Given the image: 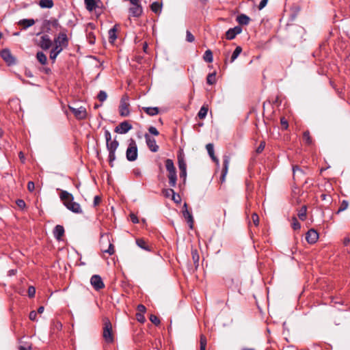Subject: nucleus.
<instances>
[{
    "label": "nucleus",
    "mask_w": 350,
    "mask_h": 350,
    "mask_svg": "<svg viewBox=\"0 0 350 350\" xmlns=\"http://www.w3.org/2000/svg\"><path fill=\"white\" fill-rule=\"evenodd\" d=\"M59 198L64 205L69 211L77 214H81L83 213L81 205L78 202H74V197L72 193L62 190L59 194Z\"/></svg>",
    "instance_id": "f257e3e1"
},
{
    "label": "nucleus",
    "mask_w": 350,
    "mask_h": 350,
    "mask_svg": "<svg viewBox=\"0 0 350 350\" xmlns=\"http://www.w3.org/2000/svg\"><path fill=\"white\" fill-rule=\"evenodd\" d=\"M165 168L167 171L169 172L168 178H169V184L172 187H174L176 185L177 180V175H176V170L174 166V162L170 159H167L165 161Z\"/></svg>",
    "instance_id": "f03ea898"
},
{
    "label": "nucleus",
    "mask_w": 350,
    "mask_h": 350,
    "mask_svg": "<svg viewBox=\"0 0 350 350\" xmlns=\"http://www.w3.org/2000/svg\"><path fill=\"white\" fill-rule=\"evenodd\" d=\"M103 331V337L107 343L111 344L114 341L112 325L108 318H105Z\"/></svg>",
    "instance_id": "7ed1b4c3"
},
{
    "label": "nucleus",
    "mask_w": 350,
    "mask_h": 350,
    "mask_svg": "<svg viewBox=\"0 0 350 350\" xmlns=\"http://www.w3.org/2000/svg\"><path fill=\"white\" fill-rule=\"evenodd\" d=\"M126 159L129 161H134L137 158V147L134 139H131L129 145L126 152Z\"/></svg>",
    "instance_id": "20e7f679"
},
{
    "label": "nucleus",
    "mask_w": 350,
    "mask_h": 350,
    "mask_svg": "<svg viewBox=\"0 0 350 350\" xmlns=\"http://www.w3.org/2000/svg\"><path fill=\"white\" fill-rule=\"evenodd\" d=\"M129 105H130L129 103V96L127 95L123 96L120 100V103L119 106V113L121 116L126 117L129 116Z\"/></svg>",
    "instance_id": "39448f33"
},
{
    "label": "nucleus",
    "mask_w": 350,
    "mask_h": 350,
    "mask_svg": "<svg viewBox=\"0 0 350 350\" xmlns=\"http://www.w3.org/2000/svg\"><path fill=\"white\" fill-rule=\"evenodd\" d=\"M55 46L62 47V49L66 48L68 45V38L64 29L54 38Z\"/></svg>",
    "instance_id": "423d86ee"
},
{
    "label": "nucleus",
    "mask_w": 350,
    "mask_h": 350,
    "mask_svg": "<svg viewBox=\"0 0 350 350\" xmlns=\"http://www.w3.org/2000/svg\"><path fill=\"white\" fill-rule=\"evenodd\" d=\"M70 111L74 114L75 118L78 120H84L87 116L86 109L84 107H80L79 108H75L72 106H68Z\"/></svg>",
    "instance_id": "0eeeda50"
},
{
    "label": "nucleus",
    "mask_w": 350,
    "mask_h": 350,
    "mask_svg": "<svg viewBox=\"0 0 350 350\" xmlns=\"http://www.w3.org/2000/svg\"><path fill=\"white\" fill-rule=\"evenodd\" d=\"M90 283L94 288L96 291H99L105 287L103 280L98 275H92L90 278Z\"/></svg>",
    "instance_id": "6e6552de"
},
{
    "label": "nucleus",
    "mask_w": 350,
    "mask_h": 350,
    "mask_svg": "<svg viewBox=\"0 0 350 350\" xmlns=\"http://www.w3.org/2000/svg\"><path fill=\"white\" fill-rule=\"evenodd\" d=\"M1 57L8 65L15 64V58L8 49H4L1 51Z\"/></svg>",
    "instance_id": "1a4fd4ad"
},
{
    "label": "nucleus",
    "mask_w": 350,
    "mask_h": 350,
    "mask_svg": "<svg viewBox=\"0 0 350 350\" xmlns=\"http://www.w3.org/2000/svg\"><path fill=\"white\" fill-rule=\"evenodd\" d=\"M132 129V125L128 121H124L115 128L114 131L120 134H125Z\"/></svg>",
    "instance_id": "9d476101"
},
{
    "label": "nucleus",
    "mask_w": 350,
    "mask_h": 350,
    "mask_svg": "<svg viewBox=\"0 0 350 350\" xmlns=\"http://www.w3.org/2000/svg\"><path fill=\"white\" fill-rule=\"evenodd\" d=\"M144 137L149 149L153 152H157L159 150V146L157 145L156 140L147 133L145 134Z\"/></svg>",
    "instance_id": "9b49d317"
},
{
    "label": "nucleus",
    "mask_w": 350,
    "mask_h": 350,
    "mask_svg": "<svg viewBox=\"0 0 350 350\" xmlns=\"http://www.w3.org/2000/svg\"><path fill=\"white\" fill-rule=\"evenodd\" d=\"M242 32V27L239 25L236 26L233 28L229 29L226 32V38L227 40H233L237 35L240 34Z\"/></svg>",
    "instance_id": "f8f14e48"
},
{
    "label": "nucleus",
    "mask_w": 350,
    "mask_h": 350,
    "mask_svg": "<svg viewBox=\"0 0 350 350\" xmlns=\"http://www.w3.org/2000/svg\"><path fill=\"white\" fill-rule=\"evenodd\" d=\"M319 239V234L314 229H310L306 234V239L307 242L310 244L315 243Z\"/></svg>",
    "instance_id": "ddd939ff"
},
{
    "label": "nucleus",
    "mask_w": 350,
    "mask_h": 350,
    "mask_svg": "<svg viewBox=\"0 0 350 350\" xmlns=\"http://www.w3.org/2000/svg\"><path fill=\"white\" fill-rule=\"evenodd\" d=\"M183 215L187 219V223L189 225V228L193 229V218L191 213H190L187 209V204L185 203L183 208Z\"/></svg>",
    "instance_id": "4468645a"
},
{
    "label": "nucleus",
    "mask_w": 350,
    "mask_h": 350,
    "mask_svg": "<svg viewBox=\"0 0 350 350\" xmlns=\"http://www.w3.org/2000/svg\"><path fill=\"white\" fill-rule=\"evenodd\" d=\"M52 45V41L48 35H43L40 38L39 46L43 50H48Z\"/></svg>",
    "instance_id": "2eb2a0df"
},
{
    "label": "nucleus",
    "mask_w": 350,
    "mask_h": 350,
    "mask_svg": "<svg viewBox=\"0 0 350 350\" xmlns=\"http://www.w3.org/2000/svg\"><path fill=\"white\" fill-rule=\"evenodd\" d=\"M43 26L46 29L47 31L50 29L51 27L58 29L62 28L61 25L59 23V21L56 18H51L49 20H45L43 23Z\"/></svg>",
    "instance_id": "dca6fc26"
},
{
    "label": "nucleus",
    "mask_w": 350,
    "mask_h": 350,
    "mask_svg": "<svg viewBox=\"0 0 350 350\" xmlns=\"http://www.w3.org/2000/svg\"><path fill=\"white\" fill-rule=\"evenodd\" d=\"M84 3L85 8L89 12H92L99 8V4L101 3V1L100 0H85Z\"/></svg>",
    "instance_id": "f3484780"
},
{
    "label": "nucleus",
    "mask_w": 350,
    "mask_h": 350,
    "mask_svg": "<svg viewBox=\"0 0 350 350\" xmlns=\"http://www.w3.org/2000/svg\"><path fill=\"white\" fill-rule=\"evenodd\" d=\"M143 13V9L141 5H132L129 8L130 16L133 17H139Z\"/></svg>",
    "instance_id": "a211bd4d"
},
{
    "label": "nucleus",
    "mask_w": 350,
    "mask_h": 350,
    "mask_svg": "<svg viewBox=\"0 0 350 350\" xmlns=\"http://www.w3.org/2000/svg\"><path fill=\"white\" fill-rule=\"evenodd\" d=\"M230 158L228 155H224L223 157V169L221 172V179L224 180L225 176L227 174Z\"/></svg>",
    "instance_id": "6ab92c4d"
},
{
    "label": "nucleus",
    "mask_w": 350,
    "mask_h": 350,
    "mask_svg": "<svg viewBox=\"0 0 350 350\" xmlns=\"http://www.w3.org/2000/svg\"><path fill=\"white\" fill-rule=\"evenodd\" d=\"M64 234V228L61 225H57L53 230L54 237L57 240H61L62 237Z\"/></svg>",
    "instance_id": "aec40b11"
},
{
    "label": "nucleus",
    "mask_w": 350,
    "mask_h": 350,
    "mask_svg": "<svg viewBox=\"0 0 350 350\" xmlns=\"http://www.w3.org/2000/svg\"><path fill=\"white\" fill-rule=\"evenodd\" d=\"M206 148L207 150L208 154L212 160L216 163V165H219V159L215 156L214 154V147L213 144H208L206 146Z\"/></svg>",
    "instance_id": "412c9836"
},
{
    "label": "nucleus",
    "mask_w": 350,
    "mask_h": 350,
    "mask_svg": "<svg viewBox=\"0 0 350 350\" xmlns=\"http://www.w3.org/2000/svg\"><path fill=\"white\" fill-rule=\"evenodd\" d=\"M237 21L241 25H247L250 21V18L244 14H241L237 16Z\"/></svg>",
    "instance_id": "4be33fe9"
},
{
    "label": "nucleus",
    "mask_w": 350,
    "mask_h": 350,
    "mask_svg": "<svg viewBox=\"0 0 350 350\" xmlns=\"http://www.w3.org/2000/svg\"><path fill=\"white\" fill-rule=\"evenodd\" d=\"M136 244L138 247L148 252L151 251V247L148 245V243L146 240L143 239H137Z\"/></svg>",
    "instance_id": "5701e85b"
},
{
    "label": "nucleus",
    "mask_w": 350,
    "mask_h": 350,
    "mask_svg": "<svg viewBox=\"0 0 350 350\" xmlns=\"http://www.w3.org/2000/svg\"><path fill=\"white\" fill-rule=\"evenodd\" d=\"M142 109L150 116H156L159 113V109L157 107H144Z\"/></svg>",
    "instance_id": "b1692460"
},
{
    "label": "nucleus",
    "mask_w": 350,
    "mask_h": 350,
    "mask_svg": "<svg viewBox=\"0 0 350 350\" xmlns=\"http://www.w3.org/2000/svg\"><path fill=\"white\" fill-rule=\"evenodd\" d=\"M18 25L27 29L35 24V21L32 18L22 19L18 21Z\"/></svg>",
    "instance_id": "393cba45"
},
{
    "label": "nucleus",
    "mask_w": 350,
    "mask_h": 350,
    "mask_svg": "<svg viewBox=\"0 0 350 350\" xmlns=\"http://www.w3.org/2000/svg\"><path fill=\"white\" fill-rule=\"evenodd\" d=\"M293 172L295 180L299 179V178L304 175V172L298 165L293 166Z\"/></svg>",
    "instance_id": "a878e982"
},
{
    "label": "nucleus",
    "mask_w": 350,
    "mask_h": 350,
    "mask_svg": "<svg viewBox=\"0 0 350 350\" xmlns=\"http://www.w3.org/2000/svg\"><path fill=\"white\" fill-rule=\"evenodd\" d=\"M62 47L55 46L50 52V58L55 61L57 55L62 51Z\"/></svg>",
    "instance_id": "bb28decb"
},
{
    "label": "nucleus",
    "mask_w": 350,
    "mask_h": 350,
    "mask_svg": "<svg viewBox=\"0 0 350 350\" xmlns=\"http://www.w3.org/2000/svg\"><path fill=\"white\" fill-rule=\"evenodd\" d=\"M116 31H117V25H114L113 28H111L109 30L108 34H109V42L113 43L117 38Z\"/></svg>",
    "instance_id": "cd10ccee"
},
{
    "label": "nucleus",
    "mask_w": 350,
    "mask_h": 350,
    "mask_svg": "<svg viewBox=\"0 0 350 350\" xmlns=\"http://www.w3.org/2000/svg\"><path fill=\"white\" fill-rule=\"evenodd\" d=\"M119 143L116 139L107 143V148L109 152H116Z\"/></svg>",
    "instance_id": "c85d7f7f"
},
{
    "label": "nucleus",
    "mask_w": 350,
    "mask_h": 350,
    "mask_svg": "<svg viewBox=\"0 0 350 350\" xmlns=\"http://www.w3.org/2000/svg\"><path fill=\"white\" fill-rule=\"evenodd\" d=\"M38 5L42 8H51L54 5L53 0H40Z\"/></svg>",
    "instance_id": "c756f323"
},
{
    "label": "nucleus",
    "mask_w": 350,
    "mask_h": 350,
    "mask_svg": "<svg viewBox=\"0 0 350 350\" xmlns=\"http://www.w3.org/2000/svg\"><path fill=\"white\" fill-rule=\"evenodd\" d=\"M36 58L38 61L42 65L46 64L47 62V57L43 52H38L36 54Z\"/></svg>",
    "instance_id": "7c9ffc66"
},
{
    "label": "nucleus",
    "mask_w": 350,
    "mask_h": 350,
    "mask_svg": "<svg viewBox=\"0 0 350 350\" xmlns=\"http://www.w3.org/2000/svg\"><path fill=\"white\" fill-rule=\"evenodd\" d=\"M191 256H192V259H193L195 267H196V269H197L199 266V259H200L198 251L196 250H193L191 251Z\"/></svg>",
    "instance_id": "2f4dec72"
},
{
    "label": "nucleus",
    "mask_w": 350,
    "mask_h": 350,
    "mask_svg": "<svg viewBox=\"0 0 350 350\" xmlns=\"http://www.w3.org/2000/svg\"><path fill=\"white\" fill-rule=\"evenodd\" d=\"M203 59L206 62L211 63L213 61V53L210 49L205 51Z\"/></svg>",
    "instance_id": "473e14b6"
},
{
    "label": "nucleus",
    "mask_w": 350,
    "mask_h": 350,
    "mask_svg": "<svg viewBox=\"0 0 350 350\" xmlns=\"http://www.w3.org/2000/svg\"><path fill=\"white\" fill-rule=\"evenodd\" d=\"M208 106L207 105H203L202 106V107L200 108L198 113V116L200 119H204L206 118V115H207V112H208Z\"/></svg>",
    "instance_id": "72a5a7b5"
},
{
    "label": "nucleus",
    "mask_w": 350,
    "mask_h": 350,
    "mask_svg": "<svg viewBox=\"0 0 350 350\" xmlns=\"http://www.w3.org/2000/svg\"><path fill=\"white\" fill-rule=\"evenodd\" d=\"M241 52L242 48L240 46H237L231 56L230 62L232 63L239 57Z\"/></svg>",
    "instance_id": "f704fd0d"
},
{
    "label": "nucleus",
    "mask_w": 350,
    "mask_h": 350,
    "mask_svg": "<svg viewBox=\"0 0 350 350\" xmlns=\"http://www.w3.org/2000/svg\"><path fill=\"white\" fill-rule=\"evenodd\" d=\"M206 83L208 85H213L216 83V72L210 73L206 77Z\"/></svg>",
    "instance_id": "c9c22d12"
},
{
    "label": "nucleus",
    "mask_w": 350,
    "mask_h": 350,
    "mask_svg": "<svg viewBox=\"0 0 350 350\" xmlns=\"http://www.w3.org/2000/svg\"><path fill=\"white\" fill-rule=\"evenodd\" d=\"M303 140L308 145H311L312 144V139L310 135V132L308 131H306L304 132Z\"/></svg>",
    "instance_id": "e433bc0d"
},
{
    "label": "nucleus",
    "mask_w": 350,
    "mask_h": 350,
    "mask_svg": "<svg viewBox=\"0 0 350 350\" xmlns=\"http://www.w3.org/2000/svg\"><path fill=\"white\" fill-rule=\"evenodd\" d=\"M306 212H307V207H306V206L304 205L299 211L298 217H299V219H301V221H304L306 219Z\"/></svg>",
    "instance_id": "4c0bfd02"
},
{
    "label": "nucleus",
    "mask_w": 350,
    "mask_h": 350,
    "mask_svg": "<svg viewBox=\"0 0 350 350\" xmlns=\"http://www.w3.org/2000/svg\"><path fill=\"white\" fill-rule=\"evenodd\" d=\"M151 10L154 13H158L161 10V5L157 2H153L150 5Z\"/></svg>",
    "instance_id": "58836bf2"
},
{
    "label": "nucleus",
    "mask_w": 350,
    "mask_h": 350,
    "mask_svg": "<svg viewBox=\"0 0 350 350\" xmlns=\"http://www.w3.org/2000/svg\"><path fill=\"white\" fill-rule=\"evenodd\" d=\"M97 98L102 103L105 101L107 98V92L104 90H100L97 95Z\"/></svg>",
    "instance_id": "ea45409f"
},
{
    "label": "nucleus",
    "mask_w": 350,
    "mask_h": 350,
    "mask_svg": "<svg viewBox=\"0 0 350 350\" xmlns=\"http://www.w3.org/2000/svg\"><path fill=\"white\" fill-rule=\"evenodd\" d=\"M348 206H349V202L345 200H342L340 205V207L337 211V213H339L342 211H345L348 208Z\"/></svg>",
    "instance_id": "a19ab883"
},
{
    "label": "nucleus",
    "mask_w": 350,
    "mask_h": 350,
    "mask_svg": "<svg viewBox=\"0 0 350 350\" xmlns=\"http://www.w3.org/2000/svg\"><path fill=\"white\" fill-rule=\"evenodd\" d=\"M102 251L105 253L109 254V255H112L115 252L114 246L112 243H109L108 248L107 250L102 249Z\"/></svg>",
    "instance_id": "79ce46f5"
},
{
    "label": "nucleus",
    "mask_w": 350,
    "mask_h": 350,
    "mask_svg": "<svg viewBox=\"0 0 350 350\" xmlns=\"http://www.w3.org/2000/svg\"><path fill=\"white\" fill-rule=\"evenodd\" d=\"M162 193L165 197L168 198L170 195L172 196L175 193V191L172 189H165L162 191Z\"/></svg>",
    "instance_id": "37998d69"
},
{
    "label": "nucleus",
    "mask_w": 350,
    "mask_h": 350,
    "mask_svg": "<svg viewBox=\"0 0 350 350\" xmlns=\"http://www.w3.org/2000/svg\"><path fill=\"white\" fill-rule=\"evenodd\" d=\"M178 167L180 171L186 170V163L185 162L183 159L180 157H178Z\"/></svg>",
    "instance_id": "c03bdc74"
},
{
    "label": "nucleus",
    "mask_w": 350,
    "mask_h": 350,
    "mask_svg": "<svg viewBox=\"0 0 350 350\" xmlns=\"http://www.w3.org/2000/svg\"><path fill=\"white\" fill-rule=\"evenodd\" d=\"M116 152H109V163L111 167L113 166V161L116 159Z\"/></svg>",
    "instance_id": "a18cd8bd"
},
{
    "label": "nucleus",
    "mask_w": 350,
    "mask_h": 350,
    "mask_svg": "<svg viewBox=\"0 0 350 350\" xmlns=\"http://www.w3.org/2000/svg\"><path fill=\"white\" fill-rule=\"evenodd\" d=\"M150 321L155 325H159L161 323L159 319L154 314H151L150 316Z\"/></svg>",
    "instance_id": "49530a36"
},
{
    "label": "nucleus",
    "mask_w": 350,
    "mask_h": 350,
    "mask_svg": "<svg viewBox=\"0 0 350 350\" xmlns=\"http://www.w3.org/2000/svg\"><path fill=\"white\" fill-rule=\"evenodd\" d=\"M186 40L189 42H193L195 40L194 36L189 30L186 31Z\"/></svg>",
    "instance_id": "de8ad7c7"
},
{
    "label": "nucleus",
    "mask_w": 350,
    "mask_h": 350,
    "mask_svg": "<svg viewBox=\"0 0 350 350\" xmlns=\"http://www.w3.org/2000/svg\"><path fill=\"white\" fill-rule=\"evenodd\" d=\"M292 228L295 230H299L301 228V224L295 217H293V219Z\"/></svg>",
    "instance_id": "09e8293b"
},
{
    "label": "nucleus",
    "mask_w": 350,
    "mask_h": 350,
    "mask_svg": "<svg viewBox=\"0 0 350 350\" xmlns=\"http://www.w3.org/2000/svg\"><path fill=\"white\" fill-rule=\"evenodd\" d=\"M280 124L282 126V129L286 130L288 127V121L285 118H281L280 119Z\"/></svg>",
    "instance_id": "8fccbe9b"
},
{
    "label": "nucleus",
    "mask_w": 350,
    "mask_h": 350,
    "mask_svg": "<svg viewBox=\"0 0 350 350\" xmlns=\"http://www.w3.org/2000/svg\"><path fill=\"white\" fill-rule=\"evenodd\" d=\"M206 338L204 335L200 336V349H206Z\"/></svg>",
    "instance_id": "3c124183"
},
{
    "label": "nucleus",
    "mask_w": 350,
    "mask_h": 350,
    "mask_svg": "<svg viewBox=\"0 0 350 350\" xmlns=\"http://www.w3.org/2000/svg\"><path fill=\"white\" fill-rule=\"evenodd\" d=\"M320 197L322 200L327 201L329 203L332 201V197L329 194L322 193Z\"/></svg>",
    "instance_id": "603ef678"
},
{
    "label": "nucleus",
    "mask_w": 350,
    "mask_h": 350,
    "mask_svg": "<svg viewBox=\"0 0 350 350\" xmlns=\"http://www.w3.org/2000/svg\"><path fill=\"white\" fill-rule=\"evenodd\" d=\"M36 294V288L31 286L28 288V295L29 297H33Z\"/></svg>",
    "instance_id": "864d4df0"
},
{
    "label": "nucleus",
    "mask_w": 350,
    "mask_h": 350,
    "mask_svg": "<svg viewBox=\"0 0 350 350\" xmlns=\"http://www.w3.org/2000/svg\"><path fill=\"white\" fill-rule=\"evenodd\" d=\"M252 219L253 221V223L256 226H258L259 224V217L258 215L256 213H253L252 215Z\"/></svg>",
    "instance_id": "5fc2aeb1"
},
{
    "label": "nucleus",
    "mask_w": 350,
    "mask_h": 350,
    "mask_svg": "<svg viewBox=\"0 0 350 350\" xmlns=\"http://www.w3.org/2000/svg\"><path fill=\"white\" fill-rule=\"evenodd\" d=\"M148 131L153 135H159V133L158 130L154 126H150L148 129Z\"/></svg>",
    "instance_id": "6e6d98bb"
},
{
    "label": "nucleus",
    "mask_w": 350,
    "mask_h": 350,
    "mask_svg": "<svg viewBox=\"0 0 350 350\" xmlns=\"http://www.w3.org/2000/svg\"><path fill=\"white\" fill-rule=\"evenodd\" d=\"M172 200L175 203H177V204L180 203L181 201L180 196L178 194H176V193L172 196Z\"/></svg>",
    "instance_id": "4d7b16f0"
},
{
    "label": "nucleus",
    "mask_w": 350,
    "mask_h": 350,
    "mask_svg": "<svg viewBox=\"0 0 350 350\" xmlns=\"http://www.w3.org/2000/svg\"><path fill=\"white\" fill-rule=\"evenodd\" d=\"M101 202V198L100 196H94V201H93V206L94 207L97 206Z\"/></svg>",
    "instance_id": "13d9d810"
},
{
    "label": "nucleus",
    "mask_w": 350,
    "mask_h": 350,
    "mask_svg": "<svg viewBox=\"0 0 350 350\" xmlns=\"http://www.w3.org/2000/svg\"><path fill=\"white\" fill-rule=\"evenodd\" d=\"M265 142H261L258 147L256 148V152L260 153L262 152V150L265 149Z\"/></svg>",
    "instance_id": "bf43d9fd"
},
{
    "label": "nucleus",
    "mask_w": 350,
    "mask_h": 350,
    "mask_svg": "<svg viewBox=\"0 0 350 350\" xmlns=\"http://www.w3.org/2000/svg\"><path fill=\"white\" fill-rule=\"evenodd\" d=\"M105 137L106 139V144L111 141V135L108 130L105 131Z\"/></svg>",
    "instance_id": "052dcab7"
},
{
    "label": "nucleus",
    "mask_w": 350,
    "mask_h": 350,
    "mask_svg": "<svg viewBox=\"0 0 350 350\" xmlns=\"http://www.w3.org/2000/svg\"><path fill=\"white\" fill-rule=\"evenodd\" d=\"M136 319L140 323H144L146 320L144 316L142 313H137Z\"/></svg>",
    "instance_id": "680f3d73"
},
{
    "label": "nucleus",
    "mask_w": 350,
    "mask_h": 350,
    "mask_svg": "<svg viewBox=\"0 0 350 350\" xmlns=\"http://www.w3.org/2000/svg\"><path fill=\"white\" fill-rule=\"evenodd\" d=\"M34 189H35L34 183L33 181H29L27 183V189L30 192H32L34 190Z\"/></svg>",
    "instance_id": "e2e57ef3"
},
{
    "label": "nucleus",
    "mask_w": 350,
    "mask_h": 350,
    "mask_svg": "<svg viewBox=\"0 0 350 350\" xmlns=\"http://www.w3.org/2000/svg\"><path fill=\"white\" fill-rule=\"evenodd\" d=\"M130 218H131V221L133 224H137L139 222V219H138L137 215H135L134 213L130 214Z\"/></svg>",
    "instance_id": "0e129e2a"
},
{
    "label": "nucleus",
    "mask_w": 350,
    "mask_h": 350,
    "mask_svg": "<svg viewBox=\"0 0 350 350\" xmlns=\"http://www.w3.org/2000/svg\"><path fill=\"white\" fill-rule=\"evenodd\" d=\"M16 203L21 208H23L25 206V202L23 200L18 199L16 200Z\"/></svg>",
    "instance_id": "69168bd1"
},
{
    "label": "nucleus",
    "mask_w": 350,
    "mask_h": 350,
    "mask_svg": "<svg viewBox=\"0 0 350 350\" xmlns=\"http://www.w3.org/2000/svg\"><path fill=\"white\" fill-rule=\"evenodd\" d=\"M37 317V312L35 311H31L29 313V317L31 321H36Z\"/></svg>",
    "instance_id": "338daca9"
},
{
    "label": "nucleus",
    "mask_w": 350,
    "mask_h": 350,
    "mask_svg": "<svg viewBox=\"0 0 350 350\" xmlns=\"http://www.w3.org/2000/svg\"><path fill=\"white\" fill-rule=\"evenodd\" d=\"M137 310L139 311L138 313H142H142H144L146 312V307L144 305L139 304V305L137 306Z\"/></svg>",
    "instance_id": "774afa93"
}]
</instances>
